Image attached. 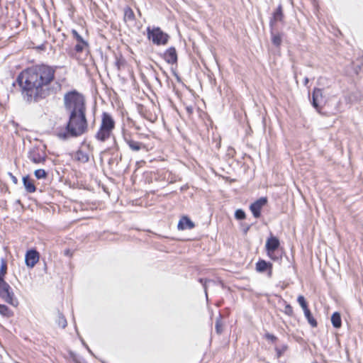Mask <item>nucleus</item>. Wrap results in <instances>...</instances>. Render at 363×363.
<instances>
[{
	"label": "nucleus",
	"instance_id": "obj_31",
	"mask_svg": "<svg viewBox=\"0 0 363 363\" xmlns=\"http://www.w3.org/2000/svg\"><path fill=\"white\" fill-rule=\"evenodd\" d=\"M284 313L289 315H291L293 314V308L289 305H286L284 308Z\"/></svg>",
	"mask_w": 363,
	"mask_h": 363
},
{
	"label": "nucleus",
	"instance_id": "obj_2",
	"mask_svg": "<svg viewBox=\"0 0 363 363\" xmlns=\"http://www.w3.org/2000/svg\"><path fill=\"white\" fill-rule=\"evenodd\" d=\"M88 130V122L86 113H70L65 130L58 131L57 137L62 140L77 138L82 135Z\"/></svg>",
	"mask_w": 363,
	"mask_h": 363
},
{
	"label": "nucleus",
	"instance_id": "obj_34",
	"mask_svg": "<svg viewBox=\"0 0 363 363\" xmlns=\"http://www.w3.org/2000/svg\"><path fill=\"white\" fill-rule=\"evenodd\" d=\"M360 60H361V64L359 65H358V68H359V71H363V56L361 57Z\"/></svg>",
	"mask_w": 363,
	"mask_h": 363
},
{
	"label": "nucleus",
	"instance_id": "obj_3",
	"mask_svg": "<svg viewBox=\"0 0 363 363\" xmlns=\"http://www.w3.org/2000/svg\"><path fill=\"white\" fill-rule=\"evenodd\" d=\"M65 109L69 113H86L85 99L76 91L67 93L64 96Z\"/></svg>",
	"mask_w": 363,
	"mask_h": 363
},
{
	"label": "nucleus",
	"instance_id": "obj_19",
	"mask_svg": "<svg viewBox=\"0 0 363 363\" xmlns=\"http://www.w3.org/2000/svg\"><path fill=\"white\" fill-rule=\"evenodd\" d=\"M74 159L82 163H86L89 161V157L86 152L79 150L75 152Z\"/></svg>",
	"mask_w": 363,
	"mask_h": 363
},
{
	"label": "nucleus",
	"instance_id": "obj_18",
	"mask_svg": "<svg viewBox=\"0 0 363 363\" xmlns=\"http://www.w3.org/2000/svg\"><path fill=\"white\" fill-rule=\"evenodd\" d=\"M23 185L25 186L26 190L28 193H33L35 191V190H36L35 186L33 182V180H31L28 176H26L23 178Z\"/></svg>",
	"mask_w": 363,
	"mask_h": 363
},
{
	"label": "nucleus",
	"instance_id": "obj_1",
	"mask_svg": "<svg viewBox=\"0 0 363 363\" xmlns=\"http://www.w3.org/2000/svg\"><path fill=\"white\" fill-rule=\"evenodd\" d=\"M56 67L41 64L32 66L17 77L23 99L28 102H38L56 94L61 85L55 81Z\"/></svg>",
	"mask_w": 363,
	"mask_h": 363
},
{
	"label": "nucleus",
	"instance_id": "obj_26",
	"mask_svg": "<svg viewBox=\"0 0 363 363\" xmlns=\"http://www.w3.org/2000/svg\"><path fill=\"white\" fill-rule=\"evenodd\" d=\"M297 301L303 311L308 308L305 298L302 295L298 296Z\"/></svg>",
	"mask_w": 363,
	"mask_h": 363
},
{
	"label": "nucleus",
	"instance_id": "obj_40",
	"mask_svg": "<svg viewBox=\"0 0 363 363\" xmlns=\"http://www.w3.org/2000/svg\"><path fill=\"white\" fill-rule=\"evenodd\" d=\"M313 363H318L317 362H313Z\"/></svg>",
	"mask_w": 363,
	"mask_h": 363
},
{
	"label": "nucleus",
	"instance_id": "obj_21",
	"mask_svg": "<svg viewBox=\"0 0 363 363\" xmlns=\"http://www.w3.org/2000/svg\"><path fill=\"white\" fill-rule=\"evenodd\" d=\"M135 20V14L131 8L127 6L124 9V21H133Z\"/></svg>",
	"mask_w": 363,
	"mask_h": 363
},
{
	"label": "nucleus",
	"instance_id": "obj_25",
	"mask_svg": "<svg viewBox=\"0 0 363 363\" xmlns=\"http://www.w3.org/2000/svg\"><path fill=\"white\" fill-rule=\"evenodd\" d=\"M34 174H35V177L38 179H45L48 176L47 172L43 169H39L35 170L34 172Z\"/></svg>",
	"mask_w": 363,
	"mask_h": 363
},
{
	"label": "nucleus",
	"instance_id": "obj_36",
	"mask_svg": "<svg viewBox=\"0 0 363 363\" xmlns=\"http://www.w3.org/2000/svg\"><path fill=\"white\" fill-rule=\"evenodd\" d=\"M12 179L15 184L17 183V179L14 176H12Z\"/></svg>",
	"mask_w": 363,
	"mask_h": 363
},
{
	"label": "nucleus",
	"instance_id": "obj_11",
	"mask_svg": "<svg viewBox=\"0 0 363 363\" xmlns=\"http://www.w3.org/2000/svg\"><path fill=\"white\" fill-rule=\"evenodd\" d=\"M267 198L262 197L250 205V209L255 218H257L260 217L261 210L262 207L267 203Z\"/></svg>",
	"mask_w": 363,
	"mask_h": 363
},
{
	"label": "nucleus",
	"instance_id": "obj_8",
	"mask_svg": "<svg viewBox=\"0 0 363 363\" xmlns=\"http://www.w3.org/2000/svg\"><path fill=\"white\" fill-rule=\"evenodd\" d=\"M280 245L279 240L273 235L267 238L265 244V249L267 255L273 260H278L279 257L275 255V251Z\"/></svg>",
	"mask_w": 363,
	"mask_h": 363
},
{
	"label": "nucleus",
	"instance_id": "obj_7",
	"mask_svg": "<svg viewBox=\"0 0 363 363\" xmlns=\"http://www.w3.org/2000/svg\"><path fill=\"white\" fill-rule=\"evenodd\" d=\"M28 157L35 164H41L45 162L47 155L43 148L33 147L28 151Z\"/></svg>",
	"mask_w": 363,
	"mask_h": 363
},
{
	"label": "nucleus",
	"instance_id": "obj_10",
	"mask_svg": "<svg viewBox=\"0 0 363 363\" xmlns=\"http://www.w3.org/2000/svg\"><path fill=\"white\" fill-rule=\"evenodd\" d=\"M123 139L129 148L134 152H138L141 150H146V145L144 143L134 140L130 135L124 134Z\"/></svg>",
	"mask_w": 363,
	"mask_h": 363
},
{
	"label": "nucleus",
	"instance_id": "obj_38",
	"mask_svg": "<svg viewBox=\"0 0 363 363\" xmlns=\"http://www.w3.org/2000/svg\"><path fill=\"white\" fill-rule=\"evenodd\" d=\"M245 232L247 233V231L249 230V227L245 228Z\"/></svg>",
	"mask_w": 363,
	"mask_h": 363
},
{
	"label": "nucleus",
	"instance_id": "obj_6",
	"mask_svg": "<svg viewBox=\"0 0 363 363\" xmlns=\"http://www.w3.org/2000/svg\"><path fill=\"white\" fill-rule=\"evenodd\" d=\"M147 34L148 39L157 45H166L169 38V36L158 27L153 28L148 27Z\"/></svg>",
	"mask_w": 363,
	"mask_h": 363
},
{
	"label": "nucleus",
	"instance_id": "obj_4",
	"mask_svg": "<svg viewBox=\"0 0 363 363\" xmlns=\"http://www.w3.org/2000/svg\"><path fill=\"white\" fill-rule=\"evenodd\" d=\"M116 122L113 117L107 112H104L101 115V119L99 128L95 134V138L100 142H105L113 135L115 128Z\"/></svg>",
	"mask_w": 363,
	"mask_h": 363
},
{
	"label": "nucleus",
	"instance_id": "obj_29",
	"mask_svg": "<svg viewBox=\"0 0 363 363\" xmlns=\"http://www.w3.org/2000/svg\"><path fill=\"white\" fill-rule=\"evenodd\" d=\"M235 217L238 220H242L245 218V213L242 209H238L235 211Z\"/></svg>",
	"mask_w": 363,
	"mask_h": 363
},
{
	"label": "nucleus",
	"instance_id": "obj_39",
	"mask_svg": "<svg viewBox=\"0 0 363 363\" xmlns=\"http://www.w3.org/2000/svg\"><path fill=\"white\" fill-rule=\"evenodd\" d=\"M135 128H136L137 130H139V129H140L139 126L135 127Z\"/></svg>",
	"mask_w": 363,
	"mask_h": 363
},
{
	"label": "nucleus",
	"instance_id": "obj_30",
	"mask_svg": "<svg viewBox=\"0 0 363 363\" xmlns=\"http://www.w3.org/2000/svg\"><path fill=\"white\" fill-rule=\"evenodd\" d=\"M199 281L203 284V288H204V291H205V294H206V296H207V288L209 285V284L212 283L213 281H211V280H205L203 281V279H199Z\"/></svg>",
	"mask_w": 363,
	"mask_h": 363
},
{
	"label": "nucleus",
	"instance_id": "obj_16",
	"mask_svg": "<svg viewBox=\"0 0 363 363\" xmlns=\"http://www.w3.org/2000/svg\"><path fill=\"white\" fill-rule=\"evenodd\" d=\"M195 226L194 223L187 217L183 216L179 221L177 228L179 230L192 229Z\"/></svg>",
	"mask_w": 363,
	"mask_h": 363
},
{
	"label": "nucleus",
	"instance_id": "obj_15",
	"mask_svg": "<svg viewBox=\"0 0 363 363\" xmlns=\"http://www.w3.org/2000/svg\"><path fill=\"white\" fill-rule=\"evenodd\" d=\"M284 19V13L282 6L279 4L277 10L273 13L272 17L269 21V26L271 30H274V25L277 22H281Z\"/></svg>",
	"mask_w": 363,
	"mask_h": 363
},
{
	"label": "nucleus",
	"instance_id": "obj_22",
	"mask_svg": "<svg viewBox=\"0 0 363 363\" xmlns=\"http://www.w3.org/2000/svg\"><path fill=\"white\" fill-rule=\"evenodd\" d=\"M305 317L306 318L308 323L313 327L315 328L317 326V321L313 317L310 310L308 308L305 311H303Z\"/></svg>",
	"mask_w": 363,
	"mask_h": 363
},
{
	"label": "nucleus",
	"instance_id": "obj_37",
	"mask_svg": "<svg viewBox=\"0 0 363 363\" xmlns=\"http://www.w3.org/2000/svg\"><path fill=\"white\" fill-rule=\"evenodd\" d=\"M245 232L247 233V231L249 230V227L245 228Z\"/></svg>",
	"mask_w": 363,
	"mask_h": 363
},
{
	"label": "nucleus",
	"instance_id": "obj_13",
	"mask_svg": "<svg viewBox=\"0 0 363 363\" xmlns=\"http://www.w3.org/2000/svg\"><path fill=\"white\" fill-rule=\"evenodd\" d=\"M39 260V253L35 250H28L26 254L25 261L28 267L32 268Z\"/></svg>",
	"mask_w": 363,
	"mask_h": 363
},
{
	"label": "nucleus",
	"instance_id": "obj_28",
	"mask_svg": "<svg viewBox=\"0 0 363 363\" xmlns=\"http://www.w3.org/2000/svg\"><path fill=\"white\" fill-rule=\"evenodd\" d=\"M7 272V265L4 261H2L0 267V279H4Z\"/></svg>",
	"mask_w": 363,
	"mask_h": 363
},
{
	"label": "nucleus",
	"instance_id": "obj_24",
	"mask_svg": "<svg viewBox=\"0 0 363 363\" xmlns=\"http://www.w3.org/2000/svg\"><path fill=\"white\" fill-rule=\"evenodd\" d=\"M56 323L58 325V326H60L62 328H65L67 325V322L65 317L60 312H58V315H57V318L56 320Z\"/></svg>",
	"mask_w": 363,
	"mask_h": 363
},
{
	"label": "nucleus",
	"instance_id": "obj_17",
	"mask_svg": "<svg viewBox=\"0 0 363 363\" xmlns=\"http://www.w3.org/2000/svg\"><path fill=\"white\" fill-rule=\"evenodd\" d=\"M272 264L265 260L261 259L256 263V270L259 272H264L267 269H269V274L272 273Z\"/></svg>",
	"mask_w": 363,
	"mask_h": 363
},
{
	"label": "nucleus",
	"instance_id": "obj_33",
	"mask_svg": "<svg viewBox=\"0 0 363 363\" xmlns=\"http://www.w3.org/2000/svg\"><path fill=\"white\" fill-rule=\"evenodd\" d=\"M216 330L218 333H221L220 325V323H219L218 320H217L216 323Z\"/></svg>",
	"mask_w": 363,
	"mask_h": 363
},
{
	"label": "nucleus",
	"instance_id": "obj_35",
	"mask_svg": "<svg viewBox=\"0 0 363 363\" xmlns=\"http://www.w3.org/2000/svg\"><path fill=\"white\" fill-rule=\"evenodd\" d=\"M308 82H309L308 78V77H305V79H304V85L307 86Z\"/></svg>",
	"mask_w": 363,
	"mask_h": 363
},
{
	"label": "nucleus",
	"instance_id": "obj_9",
	"mask_svg": "<svg viewBox=\"0 0 363 363\" xmlns=\"http://www.w3.org/2000/svg\"><path fill=\"white\" fill-rule=\"evenodd\" d=\"M312 105L318 111H320L324 105L323 89L319 88H315L313 89L312 95Z\"/></svg>",
	"mask_w": 363,
	"mask_h": 363
},
{
	"label": "nucleus",
	"instance_id": "obj_14",
	"mask_svg": "<svg viewBox=\"0 0 363 363\" xmlns=\"http://www.w3.org/2000/svg\"><path fill=\"white\" fill-rule=\"evenodd\" d=\"M164 60L170 65H174L177 62V53L175 48L170 47L163 54Z\"/></svg>",
	"mask_w": 363,
	"mask_h": 363
},
{
	"label": "nucleus",
	"instance_id": "obj_5",
	"mask_svg": "<svg viewBox=\"0 0 363 363\" xmlns=\"http://www.w3.org/2000/svg\"><path fill=\"white\" fill-rule=\"evenodd\" d=\"M0 298L13 306H17L18 304L13 289L4 279H0Z\"/></svg>",
	"mask_w": 363,
	"mask_h": 363
},
{
	"label": "nucleus",
	"instance_id": "obj_32",
	"mask_svg": "<svg viewBox=\"0 0 363 363\" xmlns=\"http://www.w3.org/2000/svg\"><path fill=\"white\" fill-rule=\"evenodd\" d=\"M265 337L267 340H271L272 342H275L277 339V337L276 336H274V335L270 334V333H266Z\"/></svg>",
	"mask_w": 363,
	"mask_h": 363
},
{
	"label": "nucleus",
	"instance_id": "obj_23",
	"mask_svg": "<svg viewBox=\"0 0 363 363\" xmlns=\"http://www.w3.org/2000/svg\"><path fill=\"white\" fill-rule=\"evenodd\" d=\"M272 41L276 46H279L281 43V35L279 33H274V30H271Z\"/></svg>",
	"mask_w": 363,
	"mask_h": 363
},
{
	"label": "nucleus",
	"instance_id": "obj_27",
	"mask_svg": "<svg viewBox=\"0 0 363 363\" xmlns=\"http://www.w3.org/2000/svg\"><path fill=\"white\" fill-rule=\"evenodd\" d=\"M0 314L9 317L11 315V311L6 306L0 304Z\"/></svg>",
	"mask_w": 363,
	"mask_h": 363
},
{
	"label": "nucleus",
	"instance_id": "obj_20",
	"mask_svg": "<svg viewBox=\"0 0 363 363\" xmlns=\"http://www.w3.org/2000/svg\"><path fill=\"white\" fill-rule=\"evenodd\" d=\"M331 323L334 328H340L342 325V320L340 314L338 312H335L331 316Z\"/></svg>",
	"mask_w": 363,
	"mask_h": 363
},
{
	"label": "nucleus",
	"instance_id": "obj_12",
	"mask_svg": "<svg viewBox=\"0 0 363 363\" xmlns=\"http://www.w3.org/2000/svg\"><path fill=\"white\" fill-rule=\"evenodd\" d=\"M72 33L77 40V44L74 46V50L77 52H82L89 47L88 43L83 39L76 30H72Z\"/></svg>",
	"mask_w": 363,
	"mask_h": 363
}]
</instances>
